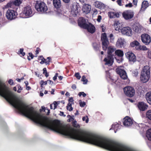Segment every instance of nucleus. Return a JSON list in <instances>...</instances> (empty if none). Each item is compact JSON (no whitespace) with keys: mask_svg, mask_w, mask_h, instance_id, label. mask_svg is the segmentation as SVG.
<instances>
[{"mask_svg":"<svg viewBox=\"0 0 151 151\" xmlns=\"http://www.w3.org/2000/svg\"><path fill=\"white\" fill-rule=\"evenodd\" d=\"M146 96V98L147 102L151 105V93H147Z\"/></svg>","mask_w":151,"mask_h":151,"instance_id":"27","label":"nucleus"},{"mask_svg":"<svg viewBox=\"0 0 151 151\" xmlns=\"http://www.w3.org/2000/svg\"><path fill=\"white\" fill-rule=\"evenodd\" d=\"M125 42L124 39H122L121 38H119L118 39L116 42V46L117 48H122L123 47Z\"/></svg>","mask_w":151,"mask_h":151,"instance_id":"18","label":"nucleus"},{"mask_svg":"<svg viewBox=\"0 0 151 151\" xmlns=\"http://www.w3.org/2000/svg\"><path fill=\"white\" fill-rule=\"evenodd\" d=\"M82 120L83 121H85L86 123H87L88 121V119L87 117L86 118L85 116H84L82 118Z\"/></svg>","mask_w":151,"mask_h":151,"instance_id":"50","label":"nucleus"},{"mask_svg":"<svg viewBox=\"0 0 151 151\" xmlns=\"http://www.w3.org/2000/svg\"><path fill=\"white\" fill-rule=\"evenodd\" d=\"M132 5L131 3H129L128 4H127L125 5V7H132Z\"/></svg>","mask_w":151,"mask_h":151,"instance_id":"57","label":"nucleus"},{"mask_svg":"<svg viewBox=\"0 0 151 151\" xmlns=\"http://www.w3.org/2000/svg\"><path fill=\"white\" fill-rule=\"evenodd\" d=\"M123 124L124 126L129 127L131 126L133 124L131 119L129 116H127L124 118Z\"/></svg>","mask_w":151,"mask_h":151,"instance_id":"17","label":"nucleus"},{"mask_svg":"<svg viewBox=\"0 0 151 151\" xmlns=\"http://www.w3.org/2000/svg\"><path fill=\"white\" fill-rule=\"evenodd\" d=\"M81 81L83 82V83L84 84H86L88 82V80L86 79L85 76H82Z\"/></svg>","mask_w":151,"mask_h":151,"instance_id":"33","label":"nucleus"},{"mask_svg":"<svg viewBox=\"0 0 151 151\" xmlns=\"http://www.w3.org/2000/svg\"><path fill=\"white\" fill-rule=\"evenodd\" d=\"M78 95L80 96L82 95L83 97H85L86 96V94L84 93L83 92H79Z\"/></svg>","mask_w":151,"mask_h":151,"instance_id":"43","label":"nucleus"},{"mask_svg":"<svg viewBox=\"0 0 151 151\" xmlns=\"http://www.w3.org/2000/svg\"><path fill=\"white\" fill-rule=\"evenodd\" d=\"M139 44V42L137 40H135L134 41L132 42L130 44V46L132 47H136Z\"/></svg>","mask_w":151,"mask_h":151,"instance_id":"30","label":"nucleus"},{"mask_svg":"<svg viewBox=\"0 0 151 151\" xmlns=\"http://www.w3.org/2000/svg\"><path fill=\"white\" fill-rule=\"evenodd\" d=\"M124 93L127 96L131 97L135 94V90L134 88L130 86H126L123 88Z\"/></svg>","mask_w":151,"mask_h":151,"instance_id":"7","label":"nucleus"},{"mask_svg":"<svg viewBox=\"0 0 151 151\" xmlns=\"http://www.w3.org/2000/svg\"><path fill=\"white\" fill-rule=\"evenodd\" d=\"M80 2L81 3H85L87 2L88 0H79Z\"/></svg>","mask_w":151,"mask_h":151,"instance_id":"59","label":"nucleus"},{"mask_svg":"<svg viewBox=\"0 0 151 151\" xmlns=\"http://www.w3.org/2000/svg\"><path fill=\"white\" fill-rule=\"evenodd\" d=\"M101 40L102 42L103 49V50L106 51L107 49L109 44V41L106 33H104L101 34Z\"/></svg>","mask_w":151,"mask_h":151,"instance_id":"5","label":"nucleus"},{"mask_svg":"<svg viewBox=\"0 0 151 151\" xmlns=\"http://www.w3.org/2000/svg\"><path fill=\"white\" fill-rule=\"evenodd\" d=\"M47 81L50 84L52 85L53 83V82L52 81L50 80H47Z\"/></svg>","mask_w":151,"mask_h":151,"instance_id":"61","label":"nucleus"},{"mask_svg":"<svg viewBox=\"0 0 151 151\" xmlns=\"http://www.w3.org/2000/svg\"><path fill=\"white\" fill-rule=\"evenodd\" d=\"M40 84L41 85V87H42L44 85H46L47 84V81H44L43 80H41L40 82Z\"/></svg>","mask_w":151,"mask_h":151,"instance_id":"38","label":"nucleus"},{"mask_svg":"<svg viewBox=\"0 0 151 151\" xmlns=\"http://www.w3.org/2000/svg\"><path fill=\"white\" fill-rule=\"evenodd\" d=\"M41 51V50L39 47H37L35 51L36 54L37 55L39 53V52Z\"/></svg>","mask_w":151,"mask_h":151,"instance_id":"53","label":"nucleus"},{"mask_svg":"<svg viewBox=\"0 0 151 151\" xmlns=\"http://www.w3.org/2000/svg\"><path fill=\"white\" fill-rule=\"evenodd\" d=\"M116 71L117 74H118L121 78L123 79H126L127 77L126 71L124 70L117 68Z\"/></svg>","mask_w":151,"mask_h":151,"instance_id":"12","label":"nucleus"},{"mask_svg":"<svg viewBox=\"0 0 151 151\" xmlns=\"http://www.w3.org/2000/svg\"><path fill=\"white\" fill-rule=\"evenodd\" d=\"M33 15L32 11L30 6L24 7L22 13L20 14L21 17L24 18L32 17Z\"/></svg>","mask_w":151,"mask_h":151,"instance_id":"4","label":"nucleus"},{"mask_svg":"<svg viewBox=\"0 0 151 151\" xmlns=\"http://www.w3.org/2000/svg\"><path fill=\"white\" fill-rule=\"evenodd\" d=\"M53 104H54V109H56L57 108V106H58V104L57 102L56 101H54L53 102Z\"/></svg>","mask_w":151,"mask_h":151,"instance_id":"52","label":"nucleus"},{"mask_svg":"<svg viewBox=\"0 0 151 151\" xmlns=\"http://www.w3.org/2000/svg\"><path fill=\"white\" fill-rule=\"evenodd\" d=\"M133 1V3L134 5H136L137 4V1L135 0H132Z\"/></svg>","mask_w":151,"mask_h":151,"instance_id":"63","label":"nucleus"},{"mask_svg":"<svg viewBox=\"0 0 151 151\" xmlns=\"http://www.w3.org/2000/svg\"><path fill=\"white\" fill-rule=\"evenodd\" d=\"M78 24L81 27L84 29L86 27L88 24L86 23V19L83 17L79 18L78 21Z\"/></svg>","mask_w":151,"mask_h":151,"instance_id":"14","label":"nucleus"},{"mask_svg":"<svg viewBox=\"0 0 151 151\" xmlns=\"http://www.w3.org/2000/svg\"><path fill=\"white\" fill-rule=\"evenodd\" d=\"M141 40L142 42L145 45H148L151 42L150 37L147 34H144L141 35Z\"/></svg>","mask_w":151,"mask_h":151,"instance_id":"11","label":"nucleus"},{"mask_svg":"<svg viewBox=\"0 0 151 151\" xmlns=\"http://www.w3.org/2000/svg\"><path fill=\"white\" fill-rule=\"evenodd\" d=\"M42 109H40V112H41L42 111H43L44 112L45 111V107L43 106H42Z\"/></svg>","mask_w":151,"mask_h":151,"instance_id":"58","label":"nucleus"},{"mask_svg":"<svg viewBox=\"0 0 151 151\" xmlns=\"http://www.w3.org/2000/svg\"><path fill=\"white\" fill-rule=\"evenodd\" d=\"M148 6V3L147 1H143L142 4L141 9H145Z\"/></svg>","mask_w":151,"mask_h":151,"instance_id":"28","label":"nucleus"},{"mask_svg":"<svg viewBox=\"0 0 151 151\" xmlns=\"http://www.w3.org/2000/svg\"><path fill=\"white\" fill-rule=\"evenodd\" d=\"M43 73L45 75L46 77H48L49 75L48 73L47 72L46 68H44L43 69Z\"/></svg>","mask_w":151,"mask_h":151,"instance_id":"37","label":"nucleus"},{"mask_svg":"<svg viewBox=\"0 0 151 151\" xmlns=\"http://www.w3.org/2000/svg\"><path fill=\"white\" fill-rule=\"evenodd\" d=\"M74 100L73 99V97L69 98V99L68 100V102L69 103H70L72 104H73Z\"/></svg>","mask_w":151,"mask_h":151,"instance_id":"54","label":"nucleus"},{"mask_svg":"<svg viewBox=\"0 0 151 151\" xmlns=\"http://www.w3.org/2000/svg\"><path fill=\"white\" fill-rule=\"evenodd\" d=\"M28 54L29 56L27 57V59L29 60H31V59L29 58V57H30L31 59H32L34 57V55L32 52H29Z\"/></svg>","mask_w":151,"mask_h":151,"instance_id":"39","label":"nucleus"},{"mask_svg":"<svg viewBox=\"0 0 151 151\" xmlns=\"http://www.w3.org/2000/svg\"><path fill=\"white\" fill-rule=\"evenodd\" d=\"M109 37L110 38V40L111 42H112L114 40V38L113 34H111L109 35Z\"/></svg>","mask_w":151,"mask_h":151,"instance_id":"47","label":"nucleus"},{"mask_svg":"<svg viewBox=\"0 0 151 151\" xmlns=\"http://www.w3.org/2000/svg\"><path fill=\"white\" fill-rule=\"evenodd\" d=\"M91 6L88 4H85L82 7V10L83 13L87 14L90 13L91 10Z\"/></svg>","mask_w":151,"mask_h":151,"instance_id":"19","label":"nucleus"},{"mask_svg":"<svg viewBox=\"0 0 151 151\" xmlns=\"http://www.w3.org/2000/svg\"><path fill=\"white\" fill-rule=\"evenodd\" d=\"M133 74L134 76L136 77L138 74V72L137 70H135L133 71Z\"/></svg>","mask_w":151,"mask_h":151,"instance_id":"46","label":"nucleus"},{"mask_svg":"<svg viewBox=\"0 0 151 151\" xmlns=\"http://www.w3.org/2000/svg\"><path fill=\"white\" fill-rule=\"evenodd\" d=\"M60 115L61 116H63L64 117H65V116H66L64 114V112H63L61 111H60Z\"/></svg>","mask_w":151,"mask_h":151,"instance_id":"62","label":"nucleus"},{"mask_svg":"<svg viewBox=\"0 0 151 151\" xmlns=\"http://www.w3.org/2000/svg\"><path fill=\"white\" fill-rule=\"evenodd\" d=\"M114 26V27L116 28V30H117L120 29V28L121 27L122 25L119 23V21H116L115 22Z\"/></svg>","mask_w":151,"mask_h":151,"instance_id":"26","label":"nucleus"},{"mask_svg":"<svg viewBox=\"0 0 151 151\" xmlns=\"http://www.w3.org/2000/svg\"><path fill=\"white\" fill-rule=\"evenodd\" d=\"M62 0L63 1V2H64L65 3H69L70 1V0Z\"/></svg>","mask_w":151,"mask_h":151,"instance_id":"64","label":"nucleus"},{"mask_svg":"<svg viewBox=\"0 0 151 151\" xmlns=\"http://www.w3.org/2000/svg\"><path fill=\"white\" fill-rule=\"evenodd\" d=\"M146 136L149 140L151 141V128L148 129L147 131Z\"/></svg>","mask_w":151,"mask_h":151,"instance_id":"29","label":"nucleus"},{"mask_svg":"<svg viewBox=\"0 0 151 151\" xmlns=\"http://www.w3.org/2000/svg\"><path fill=\"white\" fill-rule=\"evenodd\" d=\"M75 76L79 80L81 78V76L80 75V74L79 73H75Z\"/></svg>","mask_w":151,"mask_h":151,"instance_id":"42","label":"nucleus"},{"mask_svg":"<svg viewBox=\"0 0 151 151\" xmlns=\"http://www.w3.org/2000/svg\"><path fill=\"white\" fill-rule=\"evenodd\" d=\"M23 51L24 49L20 48L17 53L19 55H20L21 56L23 57L25 55V52H23Z\"/></svg>","mask_w":151,"mask_h":151,"instance_id":"32","label":"nucleus"},{"mask_svg":"<svg viewBox=\"0 0 151 151\" xmlns=\"http://www.w3.org/2000/svg\"><path fill=\"white\" fill-rule=\"evenodd\" d=\"M137 106L139 109L142 111H145L148 107V105L143 102H139L137 104Z\"/></svg>","mask_w":151,"mask_h":151,"instance_id":"15","label":"nucleus"},{"mask_svg":"<svg viewBox=\"0 0 151 151\" xmlns=\"http://www.w3.org/2000/svg\"><path fill=\"white\" fill-rule=\"evenodd\" d=\"M72 103L69 102L67 106V109L69 111H72L73 109V108L72 107Z\"/></svg>","mask_w":151,"mask_h":151,"instance_id":"34","label":"nucleus"},{"mask_svg":"<svg viewBox=\"0 0 151 151\" xmlns=\"http://www.w3.org/2000/svg\"><path fill=\"white\" fill-rule=\"evenodd\" d=\"M134 13L131 10H127L124 11L122 13L123 17L126 20H130L134 17Z\"/></svg>","mask_w":151,"mask_h":151,"instance_id":"6","label":"nucleus"},{"mask_svg":"<svg viewBox=\"0 0 151 151\" xmlns=\"http://www.w3.org/2000/svg\"><path fill=\"white\" fill-rule=\"evenodd\" d=\"M150 68L148 65L145 66L141 72L140 80L143 83L147 82L150 78Z\"/></svg>","mask_w":151,"mask_h":151,"instance_id":"2","label":"nucleus"},{"mask_svg":"<svg viewBox=\"0 0 151 151\" xmlns=\"http://www.w3.org/2000/svg\"><path fill=\"white\" fill-rule=\"evenodd\" d=\"M115 55L119 57H122L124 56V52L123 51L120 50H117L115 52Z\"/></svg>","mask_w":151,"mask_h":151,"instance_id":"23","label":"nucleus"},{"mask_svg":"<svg viewBox=\"0 0 151 151\" xmlns=\"http://www.w3.org/2000/svg\"><path fill=\"white\" fill-rule=\"evenodd\" d=\"M71 88L74 90H75L76 88V86L75 84H73L71 86Z\"/></svg>","mask_w":151,"mask_h":151,"instance_id":"60","label":"nucleus"},{"mask_svg":"<svg viewBox=\"0 0 151 151\" xmlns=\"http://www.w3.org/2000/svg\"><path fill=\"white\" fill-rule=\"evenodd\" d=\"M134 30L136 32H138L139 30V28L137 26H135L133 28Z\"/></svg>","mask_w":151,"mask_h":151,"instance_id":"48","label":"nucleus"},{"mask_svg":"<svg viewBox=\"0 0 151 151\" xmlns=\"http://www.w3.org/2000/svg\"><path fill=\"white\" fill-rule=\"evenodd\" d=\"M135 49L137 50H147L146 46L141 45L139 43V45L135 47Z\"/></svg>","mask_w":151,"mask_h":151,"instance_id":"22","label":"nucleus"},{"mask_svg":"<svg viewBox=\"0 0 151 151\" xmlns=\"http://www.w3.org/2000/svg\"><path fill=\"white\" fill-rule=\"evenodd\" d=\"M146 116L149 120H151V110H149L147 112Z\"/></svg>","mask_w":151,"mask_h":151,"instance_id":"36","label":"nucleus"},{"mask_svg":"<svg viewBox=\"0 0 151 151\" xmlns=\"http://www.w3.org/2000/svg\"><path fill=\"white\" fill-rule=\"evenodd\" d=\"M53 4L55 7L57 9L59 8L61 6L60 0H53Z\"/></svg>","mask_w":151,"mask_h":151,"instance_id":"21","label":"nucleus"},{"mask_svg":"<svg viewBox=\"0 0 151 151\" xmlns=\"http://www.w3.org/2000/svg\"><path fill=\"white\" fill-rule=\"evenodd\" d=\"M121 32L122 34L130 36L132 35L131 29L128 27H124L122 28Z\"/></svg>","mask_w":151,"mask_h":151,"instance_id":"13","label":"nucleus"},{"mask_svg":"<svg viewBox=\"0 0 151 151\" xmlns=\"http://www.w3.org/2000/svg\"><path fill=\"white\" fill-rule=\"evenodd\" d=\"M95 6L100 9L104 8V4L102 3L97 1L95 2Z\"/></svg>","mask_w":151,"mask_h":151,"instance_id":"24","label":"nucleus"},{"mask_svg":"<svg viewBox=\"0 0 151 151\" xmlns=\"http://www.w3.org/2000/svg\"><path fill=\"white\" fill-rule=\"evenodd\" d=\"M107 48L108 55L104 59V61L105 62V65L111 66L112 65L114 62L116 49L111 47H109Z\"/></svg>","mask_w":151,"mask_h":151,"instance_id":"1","label":"nucleus"},{"mask_svg":"<svg viewBox=\"0 0 151 151\" xmlns=\"http://www.w3.org/2000/svg\"><path fill=\"white\" fill-rule=\"evenodd\" d=\"M125 55L129 61L134 63L136 61V56L132 52H128L125 53Z\"/></svg>","mask_w":151,"mask_h":151,"instance_id":"10","label":"nucleus"},{"mask_svg":"<svg viewBox=\"0 0 151 151\" xmlns=\"http://www.w3.org/2000/svg\"><path fill=\"white\" fill-rule=\"evenodd\" d=\"M121 126L118 124H113L112 125L111 128L110 130L113 129L114 130V132L116 133L118 129H119Z\"/></svg>","mask_w":151,"mask_h":151,"instance_id":"25","label":"nucleus"},{"mask_svg":"<svg viewBox=\"0 0 151 151\" xmlns=\"http://www.w3.org/2000/svg\"><path fill=\"white\" fill-rule=\"evenodd\" d=\"M41 61L40 62V63L41 64H43L44 63H45L46 65H49V61H46V60L42 56V58L41 59Z\"/></svg>","mask_w":151,"mask_h":151,"instance_id":"31","label":"nucleus"},{"mask_svg":"<svg viewBox=\"0 0 151 151\" xmlns=\"http://www.w3.org/2000/svg\"><path fill=\"white\" fill-rule=\"evenodd\" d=\"M8 83L11 85H12L14 84V83L13 80L12 79H10L8 81Z\"/></svg>","mask_w":151,"mask_h":151,"instance_id":"51","label":"nucleus"},{"mask_svg":"<svg viewBox=\"0 0 151 151\" xmlns=\"http://www.w3.org/2000/svg\"><path fill=\"white\" fill-rule=\"evenodd\" d=\"M84 29H86L88 32L91 34L93 33L96 31L95 26L91 23H89Z\"/></svg>","mask_w":151,"mask_h":151,"instance_id":"16","label":"nucleus"},{"mask_svg":"<svg viewBox=\"0 0 151 151\" xmlns=\"http://www.w3.org/2000/svg\"><path fill=\"white\" fill-rule=\"evenodd\" d=\"M21 0H16L13 2V4L15 6H18L22 3Z\"/></svg>","mask_w":151,"mask_h":151,"instance_id":"35","label":"nucleus"},{"mask_svg":"<svg viewBox=\"0 0 151 151\" xmlns=\"http://www.w3.org/2000/svg\"><path fill=\"white\" fill-rule=\"evenodd\" d=\"M17 12L12 9H8L6 12L7 18L10 20L15 19L17 17Z\"/></svg>","mask_w":151,"mask_h":151,"instance_id":"8","label":"nucleus"},{"mask_svg":"<svg viewBox=\"0 0 151 151\" xmlns=\"http://www.w3.org/2000/svg\"><path fill=\"white\" fill-rule=\"evenodd\" d=\"M80 7L78 3L73 4L71 8V12L74 17L76 16L80 10Z\"/></svg>","mask_w":151,"mask_h":151,"instance_id":"9","label":"nucleus"},{"mask_svg":"<svg viewBox=\"0 0 151 151\" xmlns=\"http://www.w3.org/2000/svg\"><path fill=\"white\" fill-rule=\"evenodd\" d=\"M73 127L76 128L78 127L79 126V125L77 124V121L76 120L74 121L72 123Z\"/></svg>","mask_w":151,"mask_h":151,"instance_id":"40","label":"nucleus"},{"mask_svg":"<svg viewBox=\"0 0 151 151\" xmlns=\"http://www.w3.org/2000/svg\"><path fill=\"white\" fill-rule=\"evenodd\" d=\"M17 87L18 88V90L17 91V92L18 93H20L21 92V91L22 90V87L19 85H17Z\"/></svg>","mask_w":151,"mask_h":151,"instance_id":"41","label":"nucleus"},{"mask_svg":"<svg viewBox=\"0 0 151 151\" xmlns=\"http://www.w3.org/2000/svg\"><path fill=\"white\" fill-rule=\"evenodd\" d=\"M36 9L41 13H45L47 12L48 8L45 3L41 1H36L35 6Z\"/></svg>","mask_w":151,"mask_h":151,"instance_id":"3","label":"nucleus"},{"mask_svg":"<svg viewBox=\"0 0 151 151\" xmlns=\"http://www.w3.org/2000/svg\"><path fill=\"white\" fill-rule=\"evenodd\" d=\"M101 15H99L97 19V21L98 22H100L101 21Z\"/></svg>","mask_w":151,"mask_h":151,"instance_id":"56","label":"nucleus"},{"mask_svg":"<svg viewBox=\"0 0 151 151\" xmlns=\"http://www.w3.org/2000/svg\"><path fill=\"white\" fill-rule=\"evenodd\" d=\"M79 104L81 107H83L85 106L86 104V102L84 101H81L79 103Z\"/></svg>","mask_w":151,"mask_h":151,"instance_id":"44","label":"nucleus"},{"mask_svg":"<svg viewBox=\"0 0 151 151\" xmlns=\"http://www.w3.org/2000/svg\"><path fill=\"white\" fill-rule=\"evenodd\" d=\"M93 46L94 49L96 50H97L99 49L98 45L96 43H93Z\"/></svg>","mask_w":151,"mask_h":151,"instance_id":"49","label":"nucleus"},{"mask_svg":"<svg viewBox=\"0 0 151 151\" xmlns=\"http://www.w3.org/2000/svg\"><path fill=\"white\" fill-rule=\"evenodd\" d=\"M116 2L117 4L120 6L122 5V1L121 0H117Z\"/></svg>","mask_w":151,"mask_h":151,"instance_id":"55","label":"nucleus"},{"mask_svg":"<svg viewBox=\"0 0 151 151\" xmlns=\"http://www.w3.org/2000/svg\"><path fill=\"white\" fill-rule=\"evenodd\" d=\"M147 57L151 59V51L149 50L147 52Z\"/></svg>","mask_w":151,"mask_h":151,"instance_id":"45","label":"nucleus"},{"mask_svg":"<svg viewBox=\"0 0 151 151\" xmlns=\"http://www.w3.org/2000/svg\"><path fill=\"white\" fill-rule=\"evenodd\" d=\"M108 16L110 18L119 17V14L118 12H109L108 13Z\"/></svg>","mask_w":151,"mask_h":151,"instance_id":"20","label":"nucleus"}]
</instances>
